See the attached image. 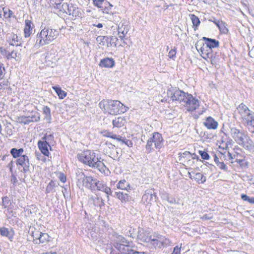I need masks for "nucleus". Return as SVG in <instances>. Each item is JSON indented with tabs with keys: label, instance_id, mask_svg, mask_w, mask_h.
<instances>
[{
	"label": "nucleus",
	"instance_id": "obj_1",
	"mask_svg": "<svg viewBox=\"0 0 254 254\" xmlns=\"http://www.w3.org/2000/svg\"><path fill=\"white\" fill-rule=\"evenodd\" d=\"M79 161L91 168H97L98 170L108 176L110 174V171L104 165L100 158L93 151L90 150H84L81 153L77 155Z\"/></svg>",
	"mask_w": 254,
	"mask_h": 254
},
{
	"label": "nucleus",
	"instance_id": "obj_2",
	"mask_svg": "<svg viewBox=\"0 0 254 254\" xmlns=\"http://www.w3.org/2000/svg\"><path fill=\"white\" fill-rule=\"evenodd\" d=\"M99 107L105 113L114 115L124 113L127 111L126 107L118 100H103L99 103Z\"/></svg>",
	"mask_w": 254,
	"mask_h": 254
},
{
	"label": "nucleus",
	"instance_id": "obj_3",
	"mask_svg": "<svg viewBox=\"0 0 254 254\" xmlns=\"http://www.w3.org/2000/svg\"><path fill=\"white\" fill-rule=\"evenodd\" d=\"M59 34V31L55 29L45 27L37 34L35 46L40 47L51 43L57 38Z\"/></svg>",
	"mask_w": 254,
	"mask_h": 254
},
{
	"label": "nucleus",
	"instance_id": "obj_4",
	"mask_svg": "<svg viewBox=\"0 0 254 254\" xmlns=\"http://www.w3.org/2000/svg\"><path fill=\"white\" fill-rule=\"evenodd\" d=\"M113 237V246L121 253L118 254H144L133 250L129 245V242L123 236L115 234Z\"/></svg>",
	"mask_w": 254,
	"mask_h": 254
},
{
	"label": "nucleus",
	"instance_id": "obj_5",
	"mask_svg": "<svg viewBox=\"0 0 254 254\" xmlns=\"http://www.w3.org/2000/svg\"><path fill=\"white\" fill-rule=\"evenodd\" d=\"M77 185L80 188H86L91 190L95 189L96 179H93L91 176H86L80 170L76 173Z\"/></svg>",
	"mask_w": 254,
	"mask_h": 254
},
{
	"label": "nucleus",
	"instance_id": "obj_6",
	"mask_svg": "<svg viewBox=\"0 0 254 254\" xmlns=\"http://www.w3.org/2000/svg\"><path fill=\"white\" fill-rule=\"evenodd\" d=\"M163 138L161 134L158 132L153 133L151 137L147 142L146 148L150 151L155 148L160 149L163 146Z\"/></svg>",
	"mask_w": 254,
	"mask_h": 254
},
{
	"label": "nucleus",
	"instance_id": "obj_7",
	"mask_svg": "<svg viewBox=\"0 0 254 254\" xmlns=\"http://www.w3.org/2000/svg\"><path fill=\"white\" fill-rule=\"evenodd\" d=\"M239 113L244 123L247 125L251 123V120L254 117V113L251 111L248 107L243 103H241L237 108Z\"/></svg>",
	"mask_w": 254,
	"mask_h": 254
},
{
	"label": "nucleus",
	"instance_id": "obj_8",
	"mask_svg": "<svg viewBox=\"0 0 254 254\" xmlns=\"http://www.w3.org/2000/svg\"><path fill=\"white\" fill-rule=\"evenodd\" d=\"M170 241L159 235L157 233H154L151 235L149 244L153 245L155 248H160L163 246H166L170 244Z\"/></svg>",
	"mask_w": 254,
	"mask_h": 254
},
{
	"label": "nucleus",
	"instance_id": "obj_9",
	"mask_svg": "<svg viewBox=\"0 0 254 254\" xmlns=\"http://www.w3.org/2000/svg\"><path fill=\"white\" fill-rule=\"evenodd\" d=\"M33 242L36 244L46 243L50 240V236L47 233H42L35 230L32 233Z\"/></svg>",
	"mask_w": 254,
	"mask_h": 254
},
{
	"label": "nucleus",
	"instance_id": "obj_10",
	"mask_svg": "<svg viewBox=\"0 0 254 254\" xmlns=\"http://www.w3.org/2000/svg\"><path fill=\"white\" fill-rule=\"evenodd\" d=\"M183 105L188 111L192 112L198 109L199 101L195 99L191 95L189 94L187 96V99Z\"/></svg>",
	"mask_w": 254,
	"mask_h": 254
},
{
	"label": "nucleus",
	"instance_id": "obj_11",
	"mask_svg": "<svg viewBox=\"0 0 254 254\" xmlns=\"http://www.w3.org/2000/svg\"><path fill=\"white\" fill-rule=\"evenodd\" d=\"M129 30L128 22L127 21H122L119 23L117 28V35L121 40H124Z\"/></svg>",
	"mask_w": 254,
	"mask_h": 254
},
{
	"label": "nucleus",
	"instance_id": "obj_12",
	"mask_svg": "<svg viewBox=\"0 0 254 254\" xmlns=\"http://www.w3.org/2000/svg\"><path fill=\"white\" fill-rule=\"evenodd\" d=\"M188 95H189V94L185 93L183 91L179 89H174L171 91V98L173 101H178L180 103L183 102L184 104Z\"/></svg>",
	"mask_w": 254,
	"mask_h": 254
},
{
	"label": "nucleus",
	"instance_id": "obj_13",
	"mask_svg": "<svg viewBox=\"0 0 254 254\" xmlns=\"http://www.w3.org/2000/svg\"><path fill=\"white\" fill-rule=\"evenodd\" d=\"M7 42L12 46H20L21 38L14 33H8L6 35Z\"/></svg>",
	"mask_w": 254,
	"mask_h": 254
},
{
	"label": "nucleus",
	"instance_id": "obj_14",
	"mask_svg": "<svg viewBox=\"0 0 254 254\" xmlns=\"http://www.w3.org/2000/svg\"><path fill=\"white\" fill-rule=\"evenodd\" d=\"M239 145L250 152H254V143L248 135L244 138Z\"/></svg>",
	"mask_w": 254,
	"mask_h": 254
},
{
	"label": "nucleus",
	"instance_id": "obj_15",
	"mask_svg": "<svg viewBox=\"0 0 254 254\" xmlns=\"http://www.w3.org/2000/svg\"><path fill=\"white\" fill-rule=\"evenodd\" d=\"M17 165L21 166L24 172L29 170V160L28 157L26 155H22L16 160Z\"/></svg>",
	"mask_w": 254,
	"mask_h": 254
},
{
	"label": "nucleus",
	"instance_id": "obj_16",
	"mask_svg": "<svg viewBox=\"0 0 254 254\" xmlns=\"http://www.w3.org/2000/svg\"><path fill=\"white\" fill-rule=\"evenodd\" d=\"M203 124L208 129H216L218 126V122L211 117L206 118Z\"/></svg>",
	"mask_w": 254,
	"mask_h": 254
},
{
	"label": "nucleus",
	"instance_id": "obj_17",
	"mask_svg": "<svg viewBox=\"0 0 254 254\" xmlns=\"http://www.w3.org/2000/svg\"><path fill=\"white\" fill-rule=\"evenodd\" d=\"M155 195L154 194L153 190H149L145 191V193L142 196V200L147 204L151 203L155 200Z\"/></svg>",
	"mask_w": 254,
	"mask_h": 254
},
{
	"label": "nucleus",
	"instance_id": "obj_18",
	"mask_svg": "<svg viewBox=\"0 0 254 254\" xmlns=\"http://www.w3.org/2000/svg\"><path fill=\"white\" fill-rule=\"evenodd\" d=\"M95 188H96L98 190L105 192L108 196L112 193L111 189L108 187L107 185L102 181H97L96 180L95 184Z\"/></svg>",
	"mask_w": 254,
	"mask_h": 254
},
{
	"label": "nucleus",
	"instance_id": "obj_19",
	"mask_svg": "<svg viewBox=\"0 0 254 254\" xmlns=\"http://www.w3.org/2000/svg\"><path fill=\"white\" fill-rule=\"evenodd\" d=\"M151 235H149V233L144 231L142 228H139L138 231L137 238L140 240L142 242L149 243L150 240Z\"/></svg>",
	"mask_w": 254,
	"mask_h": 254
},
{
	"label": "nucleus",
	"instance_id": "obj_20",
	"mask_svg": "<svg viewBox=\"0 0 254 254\" xmlns=\"http://www.w3.org/2000/svg\"><path fill=\"white\" fill-rule=\"evenodd\" d=\"M38 145L41 152L45 156H48L49 154L48 148L50 147L46 140H40L38 142Z\"/></svg>",
	"mask_w": 254,
	"mask_h": 254
},
{
	"label": "nucleus",
	"instance_id": "obj_21",
	"mask_svg": "<svg viewBox=\"0 0 254 254\" xmlns=\"http://www.w3.org/2000/svg\"><path fill=\"white\" fill-rule=\"evenodd\" d=\"M115 65V61L112 58H105L101 60L99 65L101 67L111 68Z\"/></svg>",
	"mask_w": 254,
	"mask_h": 254
},
{
	"label": "nucleus",
	"instance_id": "obj_22",
	"mask_svg": "<svg viewBox=\"0 0 254 254\" xmlns=\"http://www.w3.org/2000/svg\"><path fill=\"white\" fill-rule=\"evenodd\" d=\"M34 25L30 20H26L25 21V27L24 29V36L27 38L29 37L32 32Z\"/></svg>",
	"mask_w": 254,
	"mask_h": 254
},
{
	"label": "nucleus",
	"instance_id": "obj_23",
	"mask_svg": "<svg viewBox=\"0 0 254 254\" xmlns=\"http://www.w3.org/2000/svg\"><path fill=\"white\" fill-rule=\"evenodd\" d=\"M200 50L201 56L205 60H207L208 58H210L211 55L212 54V49L206 44H203Z\"/></svg>",
	"mask_w": 254,
	"mask_h": 254
},
{
	"label": "nucleus",
	"instance_id": "obj_24",
	"mask_svg": "<svg viewBox=\"0 0 254 254\" xmlns=\"http://www.w3.org/2000/svg\"><path fill=\"white\" fill-rule=\"evenodd\" d=\"M0 234L1 236L6 237L10 241H12L14 235L12 230H9L5 227L0 228Z\"/></svg>",
	"mask_w": 254,
	"mask_h": 254
},
{
	"label": "nucleus",
	"instance_id": "obj_25",
	"mask_svg": "<svg viewBox=\"0 0 254 254\" xmlns=\"http://www.w3.org/2000/svg\"><path fill=\"white\" fill-rule=\"evenodd\" d=\"M244 132L245 131L243 130H241L237 128L236 127H233L231 128L230 134L234 140L237 142V140L240 138Z\"/></svg>",
	"mask_w": 254,
	"mask_h": 254
},
{
	"label": "nucleus",
	"instance_id": "obj_26",
	"mask_svg": "<svg viewBox=\"0 0 254 254\" xmlns=\"http://www.w3.org/2000/svg\"><path fill=\"white\" fill-rule=\"evenodd\" d=\"M102 134L104 136L111 137L112 138L116 139L119 141H121L123 143H125L128 146V144L127 143V141H125L122 139V137L121 136L117 135L116 134H113L112 132L108 131L107 130H104L102 132Z\"/></svg>",
	"mask_w": 254,
	"mask_h": 254
},
{
	"label": "nucleus",
	"instance_id": "obj_27",
	"mask_svg": "<svg viewBox=\"0 0 254 254\" xmlns=\"http://www.w3.org/2000/svg\"><path fill=\"white\" fill-rule=\"evenodd\" d=\"M193 155L189 151H185L182 153H180L179 154V161L180 163L183 164L185 162L187 161L189 159H191Z\"/></svg>",
	"mask_w": 254,
	"mask_h": 254
},
{
	"label": "nucleus",
	"instance_id": "obj_28",
	"mask_svg": "<svg viewBox=\"0 0 254 254\" xmlns=\"http://www.w3.org/2000/svg\"><path fill=\"white\" fill-rule=\"evenodd\" d=\"M127 123L126 119L124 117H118L114 120L112 122L114 127H121Z\"/></svg>",
	"mask_w": 254,
	"mask_h": 254
},
{
	"label": "nucleus",
	"instance_id": "obj_29",
	"mask_svg": "<svg viewBox=\"0 0 254 254\" xmlns=\"http://www.w3.org/2000/svg\"><path fill=\"white\" fill-rule=\"evenodd\" d=\"M118 189L129 191L131 190V187L128 182L125 180L120 181L117 185Z\"/></svg>",
	"mask_w": 254,
	"mask_h": 254
},
{
	"label": "nucleus",
	"instance_id": "obj_30",
	"mask_svg": "<svg viewBox=\"0 0 254 254\" xmlns=\"http://www.w3.org/2000/svg\"><path fill=\"white\" fill-rule=\"evenodd\" d=\"M190 177L191 179H194L198 183H203L206 181V178L201 173H193L194 175L193 177L191 176L190 173H189Z\"/></svg>",
	"mask_w": 254,
	"mask_h": 254
},
{
	"label": "nucleus",
	"instance_id": "obj_31",
	"mask_svg": "<svg viewBox=\"0 0 254 254\" xmlns=\"http://www.w3.org/2000/svg\"><path fill=\"white\" fill-rule=\"evenodd\" d=\"M108 36H99L96 38L97 43L101 46L110 47V44L108 43Z\"/></svg>",
	"mask_w": 254,
	"mask_h": 254
},
{
	"label": "nucleus",
	"instance_id": "obj_32",
	"mask_svg": "<svg viewBox=\"0 0 254 254\" xmlns=\"http://www.w3.org/2000/svg\"><path fill=\"white\" fill-rule=\"evenodd\" d=\"M203 39L204 40L208 41V43H206L205 44L206 45H208V47H210L211 49H212V48H216L219 46V42L218 41L206 37H203Z\"/></svg>",
	"mask_w": 254,
	"mask_h": 254
},
{
	"label": "nucleus",
	"instance_id": "obj_33",
	"mask_svg": "<svg viewBox=\"0 0 254 254\" xmlns=\"http://www.w3.org/2000/svg\"><path fill=\"white\" fill-rule=\"evenodd\" d=\"M7 59H15L16 61H19L21 58V53L16 50H13L11 53H8L7 56Z\"/></svg>",
	"mask_w": 254,
	"mask_h": 254
},
{
	"label": "nucleus",
	"instance_id": "obj_34",
	"mask_svg": "<svg viewBox=\"0 0 254 254\" xmlns=\"http://www.w3.org/2000/svg\"><path fill=\"white\" fill-rule=\"evenodd\" d=\"M53 89L56 91L59 97L61 99H63L66 96V93L63 90L61 87L58 86H53Z\"/></svg>",
	"mask_w": 254,
	"mask_h": 254
},
{
	"label": "nucleus",
	"instance_id": "obj_35",
	"mask_svg": "<svg viewBox=\"0 0 254 254\" xmlns=\"http://www.w3.org/2000/svg\"><path fill=\"white\" fill-rule=\"evenodd\" d=\"M23 152V149L20 148L19 149L16 148H12L11 149L10 153L13 157L15 158L18 159L22 155Z\"/></svg>",
	"mask_w": 254,
	"mask_h": 254
},
{
	"label": "nucleus",
	"instance_id": "obj_36",
	"mask_svg": "<svg viewBox=\"0 0 254 254\" xmlns=\"http://www.w3.org/2000/svg\"><path fill=\"white\" fill-rule=\"evenodd\" d=\"M116 195L122 201L127 202L129 199V196L127 193H124L122 192H116Z\"/></svg>",
	"mask_w": 254,
	"mask_h": 254
},
{
	"label": "nucleus",
	"instance_id": "obj_37",
	"mask_svg": "<svg viewBox=\"0 0 254 254\" xmlns=\"http://www.w3.org/2000/svg\"><path fill=\"white\" fill-rule=\"evenodd\" d=\"M78 10L76 7L72 5H70L68 10L66 11V13L73 17H76L78 15Z\"/></svg>",
	"mask_w": 254,
	"mask_h": 254
},
{
	"label": "nucleus",
	"instance_id": "obj_38",
	"mask_svg": "<svg viewBox=\"0 0 254 254\" xmlns=\"http://www.w3.org/2000/svg\"><path fill=\"white\" fill-rule=\"evenodd\" d=\"M2 205L4 208L10 209L12 206V203L7 196H5L2 198Z\"/></svg>",
	"mask_w": 254,
	"mask_h": 254
},
{
	"label": "nucleus",
	"instance_id": "obj_39",
	"mask_svg": "<svg viewBox=\"0 0 254 254\" xmlns=\"http://www.w3.org/2000/svg\"><path fill=\"white\" fill-rule=\"evenodd\" d=\"M190 19L191 20L193 27H194V30H195L197 27L200 24V20L199 18L194 14H191L190 15Z\"/></svg>",
	"mask_w": 254,
	"mask_h": 254
},
{
	"label": "nucleus",
	"instance_id": "obj_40",
	"mask_svg": "<svg viewBox=\"0 0 254 254\" xmlns=\"http://www.w3.org/2000/svg\"><path fill=\"white\" fill-rule=\"evenodd\" d=\"M108 43L110 44V47L114 46H117V42L118 41V39L116 36H108Z\"/></svg>",
	"mask_w": 254,
	"mask_h": 254
},
{
	"label": "nucleus",
	"instance_id": "obj_41",
	"mask_svg": "<svg viewBox=\"0 0 254 254\" xmlns=\"http://www.w3.org/2000/svg\"><path fill=\"white\" fill-rule=\"evenodd\" d=\"M30 119L29 116L27 117L24 116L19 117L18 119V122L20 123H23L24 124H28L31 123Z\"/></svg>",
	"mask_w": 254,
	"mask_h": 254
},
{
	"label": "nucleus",
	"instance_id": "obj_42",
	"mask_svg": "<svg viewBox=\"0 0 254 254\" xmlns=\"http://www.w3.org/2000/svg\"><path fill=\"white\" fill-rule=\"evenodd\" d=\"M241 198L245 201H248L250 203L254 204V197H250L246 194H241Z\"/></svg>",
	"mask_w": 254,
	"mask_h": 254
},
{
	"label": "nucleus",
	"instance_id": "obj_43",
	"mask_svg": "<svg viewBox=\"0 0 254 254\" xmlns=\"http://www.w3.org/2000/svg\"><path fill=\"white\" fill-rule=\"evenodd\" d=\"M43 112L44 114L45 115V117L47 119H50L51 117V110L48 106H44L43 108Z\"/></svg>",
	"mask_w": 254,
	"mask_h": 254
},
{
	"label": "nucleus",
	"instance_id": "obj_44",
	"mask_svg": "<svg viewBox=\"0 0 254 254\" xmlns=\"http://www.w3.org/2000/svg\"><path fill=\"white\" fill-rule=\"evenodd\" d=\"M218 27L222 33H226L228 31V29L226 27L225 23L222 21H221L220 24H218Z\"/></svg>",
	"mask_w": 254,
	"mask_h": 254
},
{
	"label": "nucleus",
	"instance_id": "obj_45",
	"mask_svg": "<svg viewBox=\"0 0 254 254\" xmlns=\"http://www.w3.org/2000/svg\"><path fill=\"white\" fill-rule=\"evenodd\" d=\"M194 156L193 155L191 156V159H189L187 161L185 162V163L183 164L186 167L190 168L192 167L194 164Z\"/></svg>",
	"mask_w": 254,
	"mask_h": 254
},
{
	"label": "nucleus",
	"instance_id": "obj_46",
	"mask_svg": "<svg viewBox=\"0 0 254 254\" xmlns=\"http://www.w3.org/2000/svg\"><path fill=\"white\" fill-rule=\"evenodd\" d=\"M3 16L7 18H10L12 16L13 12L8 8H3Z\"/></svg>",
	"mask_w": 254,
	"mask_h": 254
},
{
	"label": "nucleus",
	"instance_id": "obj_47",
	"mask_svg": "<svg viewBox=\"0 0 254 254\" xmlns=\"http://www.w3.org/2000/svg\"><path fill=\"white\" fill-rule=\"evenodd\" d=\"M106 3L107 5H108V6H105V8L103 7V8H101L103 12L105 13H110L111 12V7H112V5H111L109 2H105V4Z\"/></svg>",
	"mask_w": 254,
	"mask_h": 254
},
{
	"label": "nucleus",
	"instance_id": "obj_48",
	"mask_svg": "<svg viewBox=\"0 0 254 254\" xmlns=\"http://www.w3.org/2000/svg\"><path fill=\"white\" fill-rule=\"evenodd\" d=\"M55 186V183L53 181H51L50 183L47 186L46 189V193H50L52 191L54 188Z\"/></svg>",
	"mask_w": 254,
	"mask_h": 254
},
{
	"label": "nucleus",
	"instance_id": "obj_49",
	"mask_svg": "<svg viewBox=\"0 0 254 254\" xmlns=\"http://www.w3.org/2000/svg\"><path fill=\"white\" fill-rule=\"evenodd\" d=\"M176 49H177L176 47H174L173 49H171L169 51V52L168 53V57L170 59H171L173 60L175 59V58H176V55L177 53Z\"/></svg>",
	"mask_w": 254,
	"mask_h": 254
},
{
	"label": "nucleus",
	"instance_id": "obj_50",
	"mask_svg": "<svg viewBox=\"0 0 254 254\" xmlns=\"http://www.w3.org/2000/svg\"><path fill=\"white\" fill-rule=\"evenodd\" d=\"M29 118L30 119V122H38L40 120V115L39 113H37L36 114L33 115L32 116H29Z\"/></svg>",
	"mask_w": 254,
	"mask_h": 254
},
{
	"label": "nucleus",
	"instance_id": "obj_51",
	"mask_svg": "<svg viewBox=\"0 0 254 254\" xmlns=\"http://www.w3.org/2000/svg\"><path fill=\"white\" fill-rule=\"evenodd\" d=\"M94 4L98 8H103L102 4L105 0H93Z\"/></svg>",
	"mask_w": 254,
	"mask_h": 254
},
{
	"label": "nucleus",
	"instance_id": "obj_52",
	"mask_svg": "<svg viewBox=\"0 0 254 254\" xmlns=\"http://www.w3.org/2000/svg\"><path fill=\"white\" fill-rule=\"evenodd\" d=\"M206 60L209 61L212 64H215L217 62V59L216 56H214L213 54L211 55L210 58H208Z\"/></svg>",
	"mask_w": 254,
	"mask_h": 254
},
{
	"label": "nucleus",
	"instance_id": "obj_53",
	"mask_svg": "<svg viewBox=\"0 0 254 254\" xmlns=\"http://www.w3.org/2000/svg\"><path fill=\"white\" fill-rule=\"evenodd\" d=\"M199 153L203 159L208 160L209 158V156L206 152L199 151Z\"/></svg>",
	"mask_w": 254,
	"mask_h": 254
},
{
	"label": "nucleus",
	"instance_id": "obj_54",
	"mask_svg": "<svg viewBox=\"0 0 254 254\" xmlns=\"http://www.w3.org/2000/svg\"><path fill=\"white\" fill-rule=\"evenodd\" d=\"M5 69L2 64H0V80L2 79L4 75Z\"/></svg>",
	"mask_w": 254,
	"mask_h": 254
},
{
	"label": "nucleus",
	"instance_id": "obj_55",
	"mask_svg": "<svg viewBox=\"0 0 254 254\" xmlns=\"http://www.w3.org/2000/svg\"><path fill=\"white\" fill-rule=\"evenodd\" d=\"M217 166L221 170L226 171L227 169L226 165L223 162H220V163H218V165Z\"/></svg>",
	"mask_w": 254,
	"mask_h": 254
},
{
	"label": "nucleus",
	"instance_id": "obj_56",
	"mask_svg": "<svg viewBox=\"0 0 254 254\" xmlns=\"http://www.w3.org/2000/svg\"><path fill=\"white\" fill-rule=\"evenodd\" d=\"M69 6L70 5L67 3H64L62 6L63 11L66 13V11H67L69 8Z\"/></svg>",
	"mask_w": 254,
	"mask_h": 254
},
{
	"label": "nucleus",
	"instance_id": "obj_57",
	"mask_svg": "<svg viewBox=\"0 0 254 254\" xmlns=\"http://www.w3.org/2000/svg\"><path fill=\"white\" fill-rule=\"evenodd\" d=\"M181 246H176L174 248L173 253L172 254H181Z\"/></svg>",
	"mask_w": 254,
	"mask_h": 254
},
{
	"label": "nucleus",
	"instance_id": "obj_58",
	"mask_svg": "<svg viewBox=\"0 0 254 254\" xmlns=\"http://www.w3.org/2000/svg\"><path fill=\"white\" fill-rule=\"evenodd\" d=\"M248 134L246 132H244V133L241 136L240 138L238 140H237V143L239 144H240L242 141L244 139V138L247 136Z\"/></svg>",
	"mask_w": 254,
	"mask_h": 254
},
{
	"label": "nucleus",
	"instance_id": "obj_59",
	"mask_svg": "<svg viewBox=\"0 0 254 254\" xmlns=\"http://www.w3.org/2000/svg\"><path fill=\"white\" fill-rule=\"evenodd\" d=\"M59 179L60 181L63 183H64L66 181V177L63 174H61L60 175Z\"/></svg>",
	"mask_w": 254,
	"mask_h": 254
},
{
	"label": "nucleus",
	"instance_id": "obj_60",
	"mask_svg": "<svg viewBox=\"0 0 254 254\" xmlns=\"http://www.w3.org/2000/svg\"><path fill=\"white\" fill-rule=\"evenodd\" d=\"M212 217L211 216H208V215L205 214L203 216H202L201 218L202 220H207L211 219H212Z\"/></svg>",
	"mask_w": 254,
	"mask_h": 254
},
{
	"label": "nucleus",
	"instance_id": "obj_61",
	"mask_svg": "<svg viewBox=\"0 0 254 254\" xmlns=\"http://www.w3.org/2000/svg\"><path fill=\"white\" fill-rule=\"evenodd\" d=\"M91 236L93 240L96 239L97 238V235L95 234L94 232L92 233V231L90 232Z\"/></svg>",
	"mask_w": 254,
	"mask_h": 254
},
{
	"label": "nucleus",
	"instance_id": "obj_62",
	"mask_svg": "<svg viewBox=\"0 0 254 254\" xmlns=\"http://www.w3.org/2000/svg\"><path fill=\"white\" fill-rule=\"evenodd\" d=\"M214 161L217 165H218V163L220 162L219 160V158L216 155H215V157H214Z\"/></svg>",
	"mask_w": 254,
	"mask_h": 254
},
{
	"label": "nucleus",
	"instance_id": "obj_63",
	"mask_svg": "<svg viewBox=\"0 0 254 254\" xmlns=\"http://www.w3.org/2000/svg\"><path fill=\"white\" fill-rule=\"evenodd\" d=\"M33 209V206H29L28 208H27L26 209V211H27V212L29 213H32V212H31V209Z\"/></svg>",
	"mask_w": 254,
	"mask_h": 254
},
{
	"label": "nucleus",
	"instance_id": "obj_64",
	"mask_svg": "<svg viewBox=\"0 0 254 254\" xmlns=\"http://www.w3.org/2000/svg\"><path fill=\"white\" fill-rule=\"evenodd\" d=\"M250 183L254 185V177H252L250 179Z\"/></svg>",
	"mask_w": 254,
	"mask_h": 254
}]
</instances>
